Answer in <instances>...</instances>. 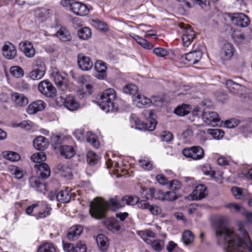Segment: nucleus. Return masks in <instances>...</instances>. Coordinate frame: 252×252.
Returning <instances> with one entry per match:
<instances>
[{
    "label": "nucleus",
    "mask_w": 252,
    "mask_h": 252,
    "mask_svg": "<svg viewBox=\"0 0 252 252\" xmlns=\"http://www.w3.org/2000/svg\"><path fill=\"white\" fill-rule=\"evenodd\" d=\"M98 160V157L93 152L90 151L88 152L87 156V161L88 163L92 166L95 164Z\"/></svg>",
    "instance_id": "obj_44"
},
{
    "label": "nucleus",
    "mask_w": 252,
    "mask_h": 252,
    "mask_svg": "<svg viewBox=\"0 0 252 252\" xmlns=\"http://www.w3.org/2000/svg\"><path fill=\"white\" fill-rule=\"evenodd\" d=\"M203 173L206 175H209L211 177L214 178L215 175V171L212 170L211 166L206 164L204 165L202 168Z\"/></svg>",
    "instance_id": "obj_53"
},
{
    "label": "nucleus",
    "mask_w": 252,
    "mask_h": 252,
    "mask_svg": "<svg viewBox=\"0 0 252 252\" xmlns=\"http://www.w3.org/2000/svg\"><path fill=\"white\" fill-rule=\"evenodd\" d=\"M12 170L13 171V174L16 178L20 179L23 177V171L20 168L17 166H14L12 167Z\"/></svg>",
    "instance_id": "obj_56"
},
{
    "label": "nucleus",
    "mask_w": 252,
    "mask_h": 252,
    "mask_svg": "<svg viewBox=\"0 0 252 252\" xmlns=\"http://www.w3.org/2000/svg\"><path fill=\"white\" fill-rule=\"evenodd\" d=\"M138 234L156 252L161 251L164 246V241L160 239L152 240L150 238H155L156 234L151 229L139 231Z\"/></svg>",
    "instance_id": "obj_5"
},
{
    "label": "nucleus",
    "mask_w": 252,
    "mask_h": 252,
    "mask_svg": "<svg viewBox=\"0 0 252 252\" xmlns=\"http://www.w3.org/2000/svg\"><path fill=\"white\" fill-rule=\"evenodd\" d=\"M130 35L135 41L137 42L138 44L141 45L144 48L146 49H151L153 47V44L146 39L135 34H130Z\"/></svg>",
    "instance_id": "obj_31"
},
{
    "label": "nucleus",
    "mask_w": 252,
    "mask_h": 252,
    "mask_svg": "<svg viewBox=\"0 0 252 252\" xmlns=\"http://www.w3.org/2000/svg\"><path fill=\"white\" fill-rule=\"evenodd\" d=\"M2 154L4 158L11 161H17L20 159V155L16 152L5 151Z\"/></svg>",
    "instance_id": "obj_37"
},
{
    "label": "nucleus",
    "mask_w": 252,
    "mask_h": 252,
    "mask_svg": "<svg viewBox=\"0 0 252 252\" xmlns=\"http://www.w3.org/2000/svg\"><path fill=\"white\" fill-rule=\"evenodd\" d=\"M181 187V183L177 180H173L170 182L169 188L172 190H178Z\"/></svg>",
    "instance_id": "obj_62"
},
{
    "label": "nucleus",
    "mask_w": 252,
    "mask_h": 252,
    "mask_svg": "<svg viewBox=\"0 0 252 252\" xmlns=\"http://www.w3.org/2000/svg\"><path fill=\"white\" fill-rule=\"evenodd\" d=\"M180 27L184 29L182 35L183 44L188 47L195 38L194 32L189 25L182 24Z\"/></svg>",
    "instance_id": "obj_10"
},
{
    "label": "nucleus",
    "mask_w": 252,
    "mask_h": 252,
    "mask_svg": "<svg viewBox=\"0 0 252 252\" xmlns=\"http://www.w3.org/2000/svg\"><path fill=\"white\" fill-rule=\"evenodd\" d=\"M51 208L47 205H45V209L43 211H39L37 214H35L33 216L37 219L45 218L50 214Z\"/></svg>",
    "instance_id": "obj_43"
},
{
    "label": "nucleus",
    "mask_w": 252,
    "mask_h": 252,
    "mask_svg": "<svg viewBox=\"0 0 252 252\" xmlns=\"http://www.w3.org/2000/svg\"><path fill=\"white\" fill-rule=\"evenodd\" d=\"M34 168L38 169V172L42 179H46L50 175V169L49 166L45 163L35 164Z\"/></svg>",
    "instance_id": "obj_24"
},
{
    "label": "nucleus",
    "mask_w": 252,
    "mask_h": 252,
    "mask_svg": "<svg viewBox=\"0 0 252 252\" xmlns=\"http://www.w3.org/2000/svg\"><path fill=\"white\" fill-rule=\"evenodd\" d=\"M153 52L157 56L161 58L166 56L169 54L166 49L160 47L155 48Z\"/></svg>",
    "instance_id": "obj_49"
},
{
    "label": "nucleus",
    "mask_w": 252,
    "mask_h": 252,
    "mask_svg": "<svg viewBox=\"0 0 252 252\" xmlns=\"http://www.w3.org/2000/svg\"><path fill=\"white\" fill-rule=\"evenodd\" d=\"M225 85L229 92L234 94H239L243 88L241 85L235 83L231 80H227L225 82Z\"/></svg>",
    "instance_id": "obj_26"
},
{
    "label": "nucleus",
    "mask_w": 252,
    "mask_h": 252,
    "mask_svg": "<svg viewBox=\"0 0 252 252\" xmlns=\"http://www.w3.org/2000/svg\"><path fill=\"white\" fill-rule=\"evenodd\" d=\"M207 195V188L201 184L197 186L189 197L193 200H201Z\"/></svg>",
    "instance_id": "obj_14"
},
{
    "label": "nucleus",
    "mask_w": 252,
    "mask_h": 252,
    "mask_svg": "<svg viewBox=\"0 0 252 252\" xmlns=\"http://www.w3.org/2000/svg\"><path fill=\"white\" fill-rule=\"evenodd\" d=\"M98 247L101 252H105L108 247V240L103 234H99L96 238Z\"/></svg>",
    "instance_id": "obj_27"
},
{
    "label": "nucleus",
    "mask_w": 252,
    "mask_h": 252,
    "mask_svg": "<svg viewBox=\"0 0 252 252\" xmlns=\"http://www.w3.org/2000/svg\"><path fill=\"white\" fill-rule=\"evenodd\" d=\"M61 155L66 158L73 157L75 155V151L71 146H62L59 149Z\"/></svg>",
    "instance_id": "obj_30"
},
{
    "label": "nucleus",
    "mask_w": 252,
    "mask_h": 252,
    "mask_svg": "<svg viewBox=\"0 0 252 252\" xmlns=\"http://www.w3.org/2000/svg\"><path fill=\"white\" fill-rule=\"evenodd\" d=\"M191 110V107L190 105L183 104L177 106L174 112L179 116H184L190 112Z\"/></svg>",
    "instance_id": "obj_32"
},
{
    "label": "nucleus",
    "mask_w": 252,
    "mask_h": 252,
    "mask_svg": "<svg viewBox=\"0 0 252 252\" xmlns=\"http://www.w3.org/2000/svg\"><path fill=\"white\" fill-rule=\"evenodd\" d=\"M234 47L230 43L224 44L220 51V58L224 61L230 60L234 53Z\"/></svg>",
    "instance_id": "obj_12"
},
{
    "label": "nucleus",
    "mask_w": 252,
    "mask_h": 252,
    "mask_svg": "<svg viewBox=\"0 0 252 252\" xmlns=\"http://www.w3.org/2000/svg\"><path fill=\"white\" fill-rule=\"evenodd\" d=\"M116 97V92L113 89L109 88L105 90L100 95L99 107L106 113L116 111L117 107L113 102Z\"/></svg>",
    "instance_id": "obj_4"
},
{
    "label": "nucleus",
    "mask_w": 252,
    "mask_h": 252,
    "mask_svg": "<svg viewBox=\"0 0 252 252\" xmlns=\"http://www.w3.org/2000/svg\"><path fill=\"white\" fill-rule=\"evenodd\" d=\"M138 88L133 84H127V94L131 95L132 96L133 95H137L138 94Z\"/></svg>",
    "instance_id": "obj_54"
},
{
    "label": "nucleus",
    "mask_w": 252,
    "mask_h": 252,
    "mask_svg": "<svg viewBox=\"0 0 252 252\" xmlns=\"http://www.w3.org/2000/svg\"><path fill=\"white\" fill-rule=\"evenodd\" d=\"M233 40L239 44L242 43L245 40V36L244 34L240 32H235L232 34Z\"/></svg>",
    "instance_id": "obj_52"
},
{
    "label": "nucleus",
    "mask_w": 252,
    "mask_h": 252,
    "mask_svg": "<svg viewBox=\"0 0 252 252\" xmlns=\"http://www.w3.org/2000/svg\"><path fill=\"white\" fill-rule=\"evenodd\" d=\"M65 107L69 110L73 111L78 109L79 104L72 95H67L63 99Z\"/></svg>",
    "instance_id": "obj_21"
},
{
    "label": "nucleus",
    "mask_w": 252,
    "mask_h": 252,
    "mask_svg": "<svg viewBox=\"0 0 252 252\" xmlns=\"http://www.w3.org/2000/svg\"><path fill=\"white\" fill-rule=\"evenodd\" d=\"M33 68L38 69L41 70L46 71V66L41 58H37L33 62L32 65Z\"/></svg>",
    "instance_id": "obj_45"
},
{
    "label": "nucleus",
    "mask_w": 252,
    "mask_h": 252,
    "mask_svg": "<svg viewBox=\"0 0 252 252\" xmlns=\"http://www.w3.org/2000/svg\"><path fill=\"white\" fill-rule=\"evenodd\" d=\"M21 50L28 58H32L35 54V50L32 44L29 41H24L19 45Z\"/></svg>",
    "instance_id": "obj_16"
},
{
    "label": "nucleus",
    "mask_w": 252,
    "mask_h": 252,
    "mask_svg": "<svg viewBox=\"0 0 252 252\" xmlns=\"http://www.w3.org/2000/svg\"><path fill=\"white\" fill-rule=\"evenodd\" d=\"M108 228L109 230L115 232L119 231L121 229V226L118 223L112 222L108 225Z\"/></svg>",
    "instance_id": "obj_63"
},
{
    "label": "nucleus",
    "mask_w": 252,
    "mask_h": 252,
    "mask_svg": "<svg viewBox=\"0 0 252 252\" xmlns=\"http://www.w3.org/2000/svg\"><path fill=\"white\" fill-rule=\"evenodd\" d=\"M202 54V52L200 50H194L182 56L181 60L185 61V64H194L200 60Z\"/></svg>",
    "instance_id": "obj_7"
},
{
    "label": "nucleus",
    "mask_w": 252,
    "mask_h": 252,
    "mask_svg": "<svg viewBox=\"0 0 252 252\" xmlns=\"http://www.w3.org/2000/svg\"><path fill=\"white\" fill-rule=\"evenodd\" d=\"M83 231V228L80 225H75L70 227L67 234V238L71 241L78 238Z\"/></svg>",
    "instance_id": "obj_23"
},
{
    "label": "nucleus",
    "mask_w": 252,
    "mask_h": 252,
    "mask_svg": "<svg viewBox=\"0 0 252 252\" xmlns=\"http://www.w3.org/2000/svg\"><path fill=\"white\" fill-rule=\"evenodd\" d=\"M57 35L63 41H68L71 39V35L68 31L64 27H62L57 32Z\"/></svg>",
    "instance_id": "obj_34"
},
{
    "label": "nucleus",
    "mask_w": 252,
    "mask_h": 252,
    "mask_svg": "<svg viewBox=\"0 0 252 252\" xmlns=\"http://www.w3.org/2000/svg\"><path fill=\"white\" fill-rule=\"evenodd\" d=\"M46 107V103L42 100H37L30 104L27 109L29 114H34L43 110Z\"/></svg>",
    "instance_id": "obj_18"
},
{
    "label": "nucleus",
    "mask_w": 252,
    "mask_h": 252,
    "mask_svg": "<svg viewBox=\"0 0 252 252\" xmlns=\"http://www.w3.org/2000/svg\"><path fill=\"white\" fill-rule=\"evenodd\" d=\"M37 252H57L55 246L50 243L41 244L37 250Z\"/></svg>",
    "instance_id": "obj_35"
},
{
    "label": "nucleus",
    "mask_w": 252,
    "mask_h": 252,
    "mask_svg": "<svg viewBox=\"0 0 252 252\" xmlns=\"http://www.w3.org/2000/svg\"><path fill=\"white\" fill-rule=\"evenodd\" d=\"M33 144L35 149L40 151L45 150L48 146V142L46 138L42 136H39L35 138Z\"/></svg>",
    "instance_id": "obj_25"
},
{
    "label": "nucleus",
    "mask_w": 252,
    "mask_h": 252,
    "mask_svg": "<svg viewBox=\"0 0 252 252\" xmlns=\"http://www.w3.org/2000/svg\"><path fill=\"white\" fill-rule=\"evenodd\" d=\"M56 198L59 202L66 203L69 202L71 199V193L68 189L60 191L56 195Z\"/></svg>",
    "instance_id": "obj_29"
},
{
    "label": "nucleus",
    "mask_w": 252,
    "mask_h": 252,
    "mask_svg": "<svg viewBox=\"0 0 252 252\" xmlns=\"http://www.w3.org/2000/svg\"><path fill=\"white\" fill-rule=\"evenodd\" d=\"M142 115L147 119V123L141 121L136 115L131 114L129 119L131 127L139 130L152 131L155 129L156 127L155 120H150L153 115L152 111L150 110H145Z\"/></svg>",
    "instance_id": "obj_3"
},
{
    "label": "nucleus",
    "mask_w": 252,
    "mask_h": 252,
    "mask_svg": "<svg viewBox=\"0 0 252 252\" xmlns=\"http://www.w3.org/2000/svg\"><path fill=\"white\" fill-rule=\"evenodd\" d=\"M201 116L204 123L208 125L214 126L220 122L218 113L208 109L203 110L201 113Z\"/></svg>",
    "instance_id": "obj_9"
},
{
    "label": "nucleus",
    "mask_w": 252,
    "mask_h": 252,
    "mask_svg": "<svg viewBox=\"0 0 252 252\" xmlns=\"http://www.w3.org/2000/svg\"><path fill=\"white\" fill-rule=\"evenodd\" d=\"M78 34L80 38L83 40H87L91 36V30L88 27H84L78 31Z\"/></svg>",
    "instance_id": "obj_38"
},
{
    "label": "nucleus",
    "mask_w": 252,
    "mask_h": 252,
    "mask_svg": "<svg viewBox=\"0 0 252 252\" xmlns=\"http://www.w3.org/2000/svg\"><path fill=\"white\" fill-rule=\"evenodd\" d=\"M63 248L66 252H75V247L72 244L64 243L63 242Z\"/></svg>",
    "instance_id": "obj_64"
},
{
    "label": "nucleus",
    "mask_w": 252,
    "mask_h": 252,
    "mask_svg": "<svg viewBox=\"0 0 252 252\" xmlns=\"http://www.w3.org/2000/svg\"><path fill=\"white\" fill-rule=\"evenodd\" d=\"M163 201H173L178 198V197L174 191H169L164 192Z\"/></svg>",
    "instance_id": "obj_47"
},
{
    "label": "nucleus",
    "mask_w": 252,
    "mask_h": 252,
    "mask_svg": "<svg viewBox=\"0 0 252 252\" xmlns=\"http://www.w3.org/2000/svg\"><path fill=\"white\" fill-rule=\"evenodd\" d=\"M52 76L55 84L59 88L62 87L65 84L66 74L56 71L52 73Z\"/></svg>",
    "instance_id": "obj_28"
},
{
    "label": "nucleus",
    "mask_w": 252,
    "mask_h": 252,
    "mask_svg": "<svg viewBox=\"0 0 252 252\" xmlns=\"http://www.w3.org/2000/svg\"><path fill=\"white\" fill-rule=\"evenodd\" d=\"M70 10L77 15L84 16L89 12L87 6L81 2H73L70 4Z\"/></svg>",
    "instance_id": "obj_17"
},
{
    "label": "nucleus",
    "mask_w": 252,
    "mask_h": 252,
    "mask_svg": "<svg viewBox=\"0 0 252 252\" xmlns=\"http://www.w3.org/2000/svg\"><path fill=\"white\" fill-rule=\"evenodd\" d=\"M2 53L6 59H12L17 54L16 48L12 43L6 42L3 46Z\"/></svg>",
    "instance_id": "obj_19"
},
{
    "label": "nucleus",
    "mask_w": 252,
    "mask_h": 252,
    "mask_svg": "<svg viewBox=\"0 0 252 252\" xmlns=\"http://www.w3.org/2000/svg\"><path fill=\"white\" fill-rule=\"evenodd\" d=\"M11 99L19 106H26L28 103L27 97L23 94L18 93L11 94Z\"/></svg>",
    "instance_id": "obj_22"
},
{
    "label": "nucleus",
    "mask_w": 252,
    "mask_h": 252,
    "mask_svg": "<svg viewBox=\"0 0 252 252\" xmlns=\"http://www.w3.org/2000/svg\"><path fill=\"white\" fill-rule=\"evenodd\" d=\"M38 90L47 97H53L56 94V89L49 81H43L38 85Z\"/></svg>",
    "instance_id": "obj_8"
},
{
    "label": "nucleus",
    "mask_w": 252,
    "mask_h": 252,
    "mask_svg": "<svg viewBox=\"0 0 252 252\" xmlns=\"http://www.w3.org/2000/svg\"><path fill=\"white\" fill-rule=\"evenodd\" d=\"M231 191L236 199H241L244 197V190L238 187H233Z\"/></svg>",
    "instance_id": "obj_46"
},
{
    "label": "nucleus",
    "mask_w": 252,
    "mask_h": 252,
    "mask_svg": "<svg viewBox=\"0 0 252 252\" xmlns=\"http://www.w3.org/2000/svg\"><path fill=\"white\" fill-rule=\"evenodd\" d=\"M94 26L99 30L102 31H107L108 30V27L106 23L103 21L99 20H95L93 21Z\"/></svg>",
    "instance_id": "obj_50"
},
{
    "label": "nucleus",
    "mask_w": 252,
    "mask_h": 252,
    "mask_svg": "<svg viewBox=\"0 0 252 252\" xmlns=\"http://www.w3.org/2000/svg\"><path fill=\"white\" fill-rule=\"evenodd\" d=\"M160 137L162 141L169 142L172 139L173 136L170 132L165 131L162 132Z\"/></svg>",
    "instance_id": "obj_57"
},
{
    "label": "nucleus",
    "mask_w": 252,
    "mask_h": 252,
    "mask_svg": "<svg viewBox=\"0 0 252 252\" xmlns=\"http://www.w3.org/2000/svg\"><path fill=\"white\" fill-rule=\"evenodd\" d=\"M225 207L230 210L231 213H237L241 211L242 207L241 206L233 203H230L225 205Z\"/></svg>",
    "instance_id": "obj_48"
},
{
    "label": "nucleus",
    "mask_w": 252,
    "mask_h": 252,
    "mask_svg": "<svg viewBox=\"0 0 252 252\" xmlns=\"http://www.w3.org/2000/svg\"><path fill=\"white\" fill-rule=\"evenodd\" d=\"M75 252H86L87 247L82 242H78L75 247Z\"/></svg>",
    "instance_id": "obj_59"
},
{
    "label": "nucleus",
    "mask_w": 252,
    "mask_h": 252,
    "mask_svg": "<svg viewBox=\"0 0 252 252\" xmlns=\"http://www.w3.org/2000/svg\"><path fill=\"white\" fill-rule=\"evenodd\" d=\"M45 71L38 69L33 68V70L30 73V77L33 80H40L44 75Z\"/></svg>",
    "instance_id": "obj_40"
},
{
    "label": "nucleus",
    "mask_w": 252,
    "mask_h": 252,
    "mask_svg": "<svg viewBox=\"0 0 252 252\" xmlns=\"http://www.w3.org/2000/svg\"><path fill=\"white\" fill-rule=\"evenodd\" d=\"M182 240L185 245L192 243L194 240V235L191 231L186 230L182 235Z\"/></svg>",
    "instance_id": "obj_36"
},
{
    "label": "nucleus",
    "mask_w": 252,
    "mask_h": 252,
    "mask_svg": "<svg viewBox=\"0 0 252 252\" xmlns=\"http://www.w3.org/2000/svg\"><path fill=\"white\" fill-rule=\"evenodd\" d=\"M30 182L33 188H37V189L42 187L45 188V186L40 182L39 179L38 178L32 177L30 180Z\"/></svg>",
    "instance_id": "obj_51"
},
{
    "label": "nucleus",
    "mask_w": 252,
    "mask_h": 252,
    "mask_svg": "<svg viewBox=\"0 0 252 252\" xmlns=\"http://www.w3.org/2000/svg\"><path fill=\"white\" fill-rule=\"evenodd\" d=\"M31 159L35 163H39L45 161L46 159V156L44 152L41 151L32 155Z\"/></svg>",
    "instance_id": "obj_39"
},
{
    "label": "nucleus",
    "mask_w": 252,
    "mask_h": 252,
    "mask_svg": "<svg viewBox=\"0 0 252 252\" xmlns=\"http://www.w3.org/2000/svg\"><path fill=\"white\" fill-rule=\"evenodd\" d=\"M182 153L184 156L194 160L200 159L204 156V150L200 146H193L189 148H185Z\"/></svg>",
    "instance_id": "obj_6"
},
{
    "label": "nucleus",
    "mask_w": 252,
    "mask_h": 252,
    "mask_svg": "<svg viewBox=\"0 0 252 252\" xmlns=\"http://www.w3.org/2000/svg\"><path fill=\"white\" fill-rule=\"evenodd\" d=\"M86 141L90 143L95 148H98L99 146V142L97 140L96 136L93 133L88 131L86 134Z\"/></svg>",
    "instance_id": "obj_33"
},
{
    "label": "nucleus",
    "mask_w": 252,
    "mask_h": 252,
    "mask_svg": "<svg viewBox=\"0 0 252 252\" xmlns=\"http://www.w3.org/2000/svg\"><path fill=\"white\" fill-rule=\"evenodd\" d=\"M77 63L79 68L84 71L91 70L94 65L91 59L82 53L78 55Z\"/></svg>",
    "instance_id": "obj_11"
},
{
    "label": "nucleus",
    "mask_w": 252,
    "mask_h": 252,
    "mask_svg": "<svg viewBox=\"0 0 252 252\" xmlns=\"http://www.w3.org/2000/svg\"><path fill=\"white\" fill-rule=\"evenodd\" d=\"M207 133L211 135L216 139L222 138L224 134V131L220 129H208Z\"/></svg>",
    "instance_id": "obj_41"
},
{
    "label": "nucleus",
    "mask_w": 252,
    "mask_h": 252,
    "mask_svg": "<svg viewBox=\"0 0 252 252\" xmlns=\"http://www.w3.org/2000/svg\"><path fill=\"white\" fill-rule=\"evenodd\" d=\"M139 164L140 166L145 169L150 170L152 168V164H151V161L148 160L140 159L139 160Z\"/></svg>",
    "instance_id": "obj_58"
},
{
    "label": "nucleus",
    "mask_w": 252,
    "mask_h": 252,
    "mask_svg": "<svg viewBox=\"0 0 252 252\" xmlns=\"http://www.w3.org/2000/svg\"><path fill=\"white\" fill-rule=\"evenodd\" d=\"M227 219L219 218L215 222L214 231L217 244L223 246L225 252H252V243L246 230L242 228L239 231L242 238L239 237L233 228L226 226Z\"/></svg>",
    "instance_id": "obj_1"
},
{
    "label": "nucleus",
    "mask_w": 252,
    "mask_h": 252,
    "mask_svg": "<svg viewBox=\"0 0 252 252\" xmlns=\"http://www.w3.org/2000/svg\"><path fill=\"white\" fill-rule=\"evenodd\" d=\"M239 123V122L238 120L235 119H231L226 121L224 123V125L226 127L232 128L237 126Z\"/></svg>",
    "instance_id": "obj_55"
},
{
    "label": "nucleus",
    "mask_w": 252,
    "mask_h": 252,
    "mask_svg": "<svg viewBox=\"0 0 252 252\" xmlns=\"http://www.w3.org/2000/svg\"><path fill=\"white\" fill-rule=\"evenodd\" d=\"M148 210L154 215H158L161 212L160 208L155 205H150Z\"/></svg>",
    "instance_id": "obj_60"
},
{
    "label": "nucleus",
    "mask_w": 252,
    "mask_h": 252,
    "mask_svg": "<svg viewBox=\"0 0 252 252\" xmlns=\"http://www.w3.org/2000/svg\"><path fill=\"white\" fill-rule=\"evenodd\" d=\"M231 20L234 25L241 27H247L250 23L249 17L242 13L234 14L231 18Z\"/></svg>",
    "instance_id": "obj_15"
},
{
    "label": "nucleus",
    "mask_w": 252,
    "mask_h": 252,
    "mask_svg": "<svg viewBox=\"0 0 252 252\" xmlns=\"http://www.w3.org/2000/svg\"><path fill=\"white\" fill-rule=\"evenodd\" d=\"M94 69L96 71L95 76L99 79H104L106 77L105 63L101 61H97L94 64Z\"/></svg>",
    "instance_id": "obj_20"
},
{
    "label": "nucleus",
    "mask_w": 252,
    "mask_h": 252,
    "mask_svg": "<svg viewBox=\"0 0 252 252\" xmlns=\"http://www.w3.org/2000/svg\"><path fill=\"white\" fill-rule=\"evenodd\" d=\"M73 135L79 141H82L84 139V132L82 129H76L73 132Z\"/></svg>",
    "instance_id": "obj_61"
},
{
    "label": "nucleus",
    "mask_w": 252,
    "mask_h": 252,
    "mask_svg": "<svg viewBox=\"0 0 252 252\" xmlns=\"http://www.w3.org/2000/svg\"><path fill=\"white\" fill-rule=\"evenodd\" d=\"M10 73L15 77L19 78L24 76L23 69L19 66H13L10 68Z\"/></svg>",
    "instance_id": "obj_42"
},
{
    "label": "nucleus",
    "mask_w": 252,
    "mask_h": 252,
    "mask_svg": "<svg viewBox=\"0 0 252 252\" xmlns=\"http://www.w3.org/2000/svg\"><path fill=\"white\" fill-rule=\"evenodd\" d=\"M124 206L125 203H122L117 196L110 198L107 201L98 198L91 203L90 213L92 217L101 219L105 217L107 210L116 211Z\"/></svg>",
    "instance_id": "obj_2"
},
{
    "label": "nucleus",
    "mask_w": 252,
    "mask_h": 252,
    "mask_svg": "<svg viewBox=\"0 0 252 252\" xmlns=\"http://www.w3.org/2000/svg\"><path fill=\"white\" fill-rule=\"evenodd\" d=\"M133 104L139 108L149 107L152 105L151 99L139 94L132 96Z\"/></svg>",
    "instance_id": "obj_13"
}]
</instances>
